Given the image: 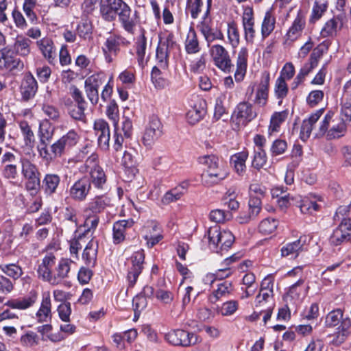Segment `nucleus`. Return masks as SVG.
Masks as SVG:
<instances>
[{
	"instance_id": "obj_40",
	"label": "nucleus",
	"mask_w": 351,
	"mask_h": 351,
	"mask_svg": "<svg viewBox=\"0 0 351 351\" xmlns=\"http://www.w3.org/2000/svg\"><path fill=\"white\" fill-rule=\"evenodd\" d=\"M305 26V17L301 12H299L287 32V40L292 42L296 40L302 35Z\"/></svg>"
},
{
	"instance_id": "obj_20",
	"label": "nucleus",
	"mask_w": 351,
	"mask_h": 351,
	"mask_svg": "<svg viewBox=\"0 0 351 351\" xmlns=\"http://www.w3.org/2000/svg\"><path fill=\"white\" fill-rule=\"evenodd\" d=\"M69 93L74 101L76 121L86 122L85 110L88 107V102L86 101L82 91L75 85H72L69 88Z\"/></svg>"
},
{
	"instance_id": "obj_16",
	"label": "nucleus",
	"mask_w": 351,
	"mask_h": 351,
	"mask_svg": "<svg viewBox=\"0 0 351 351\" xmlns=\"http://www.w3.org/2000/svg\"><path fill=\"white\" fill-rule=\"evenodd\" d=\"M165 339L174 346L189 347L198 341V336L182 329L171 330L165 335Z\"/></svg>"
},
{
	"instance_id": "obj_18",
	"label": "nucleus",
	"mask_w": 351,
	"mask_h": 351,
	"mask_svg": "<svg viewBox=\"0 0 351 351\" xmlns=\"http://www.w3.org/2000/svg\"><path fill=\"white\" fill-rule=\"evenodd\" d=\"M57 257L53 252H47L43 257L40 263L38 261V268L36 269L38 278L51 284L53 280V274Z\"/></svg>"
},
{
	"instance_id": "obj_2",
	"label": "nucleus",
	"mask_w": 351,
	"mask_h": 351,
	"mask_svg": "<svg viewBox=\"0 0 351 351\" xmlns=\"http://www.w3.org/2000/svg\"><path fill=\"white\" fill-rule=\"evenodd\" d=\"M343 308H337L329 311L324 318V326L326 328L338 326L336 331L330 335L333 337L331 343L335 346L343 343L351 335V319L348 316L343 317Z\"/></svg>"
},
{
	"instance_id": "obj_28",
	"label": "nucleus",
	"mask_w": 351,
	"mask_h": 351,
	"mask_svg": "<svg viewBox=\"0 0 351 351\" xmlns=\"http://www.w3.org/2000/svg\"><path fill=\"white\" fill-rule=\"evenodd\" d=\"M36 46L43 56L51 65H55L56 59V47L53 40L49 36H45L36 42Z\"/></svg>"
},
{
	"instance_id": "obj_3",
	"label": "nucleus",
	"mask_w": 351,
	"mask_h": 351,
	"mask_svg": "<svg viewBox=\"0 0 351 351\" xmlns=\"http://www.w3.org/2000/svg\"><path fill=\"white\" fill-rule=\"evenodd\" d=\"M78 169L84 176H86L91 188L97 191L108 189V176L100 165L99 155L96 152L90 154Z\"/></svg>"
},
{
	"instance_id": "obj_48",
	"label": "nucleus",
	"mask_w": 351,
	"mask_h": 351,
	"mask_svg": "<svg viewBox=\"0 0 351 351\" xmlns=\"http://www.w3.org/2000/svg\"><path fill=\"white\" fill-rule=\"evenodd\" d=\"M93 25L89 18H82L76 27L77 34L80 38L86 40L92 38Z\"/></svg>"
},
{
	"instance_id": "obj_63",
	"label": "nucleus",
	"mask_w": 351,
	"mask_h": 351,
	"mask_svg": "<svg viewBox=\"0 0 351 351\" xmlns=\"http://www.w3.org/2000/svg\"><path fill=\"white\" fill-rule=\"evenodd\" d=\"M106 80V74L104 72H97L86 79L84 85L99 89L100 86L105 82Z\"/></svg>"
},
{
	"instance_id": "obj_15",
	"label": "nucleus",
	"mask_w": 351,
	"mask_h": 351,
	"mask_svg": "<svg viewBox=\"0 0 351 351\" xmlns=\"http://www.w3.org/2000/svg\"><path fill=\"white\" fill-rule=\"evenodd\" d=\"M328 241L332 247L351 243V219H342L341 222H339L332 230Z\"/></svg>"
},
{
	"instance_id": "obj_25",
	"label": "nucleus",
	"mask_w": 351,
	"mask_h": 351,
	"mask_svg": "<svg viewBox=\"0 0 351 351\" xmlns=\"http://www.w3.org/2000/svg\"><path fill=\"white\" fill-rule=\"evenodd\" d=\"M93 129L95 135L97 136L99 147L104 150L108 149L110 138V131L108 123L102 119H97L94 122Z\"/></svg>"
},
{
	"instance_id": "obj_14",
	"label": "nucleus",
	"mask_w": 351,
	"mask_h": 351,
	"mask_svg": "<svg viewBox=\"0 0 351 351\" xmlns=\"http://www.w3.org/2000/svg\"><path fill=\"white\" fill-rule=\"evenodd\" d=\"M163 134V125L156 114L149 117L142 138L145 147H151Z\"/></svg>"
},
{
	"instance_id": "obj_61",
	"label": "nucleus",
	"mask_w": 351,
	"mask_h": 351,
	"mask_svg": "<svg viewBox=\"0 0 351 351\" xmlns=\"http://www.w3.org/2000/svg\"><path fill=\"white\" fill-rule=\"evenodd\" d=\"M278 226V221L274 218L267 217L262 220L258 226V230L263 234L273 233Z\"/></svg>"
},
{
	"instance_id": "obj_52",
	"label": "nucleus",
	"mask_w": 351,
	"mask_h": 351,
	"mask_svg": "<svg viewBox=\"0 0 351 351\" xmlns=\"http://www.w3.org/2000/svg\"><path fill=\"white\" fill-rule=\"evenodd\" d=\"M288 110H285L281 112H275L271 115L268 128L269 134L279 131L281 124L285 121L288 117Z\"/></svg>"
},
{
	"instance_id": "obj_29",
	"label": "nucleus",
	"mask_w": 351,
	"mask_h": 351,
	"mask_svg": "<svg viewBox=\"0 0 351 351\" xmlns=\"http://www.w3.org/2000/svg\"><path fill=\"white\" fill-rule=\"evenodd\" d=\"M242 25L244 30V38L247 43L252 44L256 36L254 12L252 8L244 10L242 16Z\"/></svg>"
},
{
	"instance_id": "obj_4",
	"label": "nucleus",
	"mask_w": 351,
	"mask_h": 351,
	"mask_svg": "<svg viewBox=\"0 0 351 351\" xmlns=\"http://www.w3.org/2000/svg\"><path fill=\"white\" fill-rule=\"evenodd\" d=\"M210 249L217 253L222 254L228 251L234 242V236L228 230H221L219 226L208 228L206 234Z\"/></svg>"
},
{
	"instance_id": "obj_6",
	"label": "nucleus",
	"mask_w": 351,
	"mask_h": 351,
	"mask_svg": "<svg viewBox=\"0 0 351 351\" xmlns=\"http://www.w3.org/2000/svg\"><path fill=\"white\" fill-rule=\"evenodd\" d=\"M212 3L213 0H206V9L197 25V29L204 38L208 47L215 40H224V35L221 29L213 26L214 23L210 17Z\"/></svg>"
},
{
	"instance_id": "obj_43",
	"label": "nucleus",
	"mask_w": 351,
	"mask_h": 351,
	"mask_svg": "<svg viewBox=\"0 0 351 351\" xmlns=\"http://www.w3.org/2000/svg\"><path fill=\"white\" fill-rule=\"evenodd\" d=\"M315 196H305L302 197L298 204L300 212L304 215H313L320 210V205L317 204Z\"/></svg>"
},
{
	"instance_id": "obj_49",
	"label": "nucleus",
	"mask_w": 351,
	"mask_h": 351,
	"mask_svg": "<svg viewBox=\"0 0 351 351\" xmlns=\"http://www.w3.org/2000/svg\"><path fill=\"white\" fill-rule=\"evenodd\" d=\"M122 165L125 168V173L128 177L132 178L138 171L136 167V160L135 156L129 151H125L121 160Z\"/></svg>"
},
{
	"instance_id": "obj_17",
	"label": "nucleus",
	"mask_w": 351,
	"mask_h": 351,
	"mask_svg": "<svg viewBox=\"0 0 351 351\" xmlns=\"http://www.w3.org/2000/svg\"><path fill=\"white\" fill-rule=\"evenodd\" d=\"M92 189L86 176H82L73 182L67 190L69 197L76 202H83L86 200Z\"/></svg>"
},
{
	"instance_id": "obj_31",
	"label": "nucleus",
	"mask_w": 351,
	"mask_h": 351,
	"mask_svg": "<svg viewBox=\"0 0 351 351\" xmlns=\"http://www.w3.org/2000/svg\"><path fill=\"white\" fill-rule=\"evenodd\" d=\"M145 31L142 30L141 34L137 37L134 43V50L136 52V60L138 66L144 69L147 65L149 60V56L146 57L147 38L145 35Z\"/></svg>"
},
{
	"instance_id": "obj_64",
	"label": "nucleus",
	"mask_w": 351,
	"mask_h": 351,
	"mask_svg": "<svg viewBox=\"0 0 351 351\" xmlns=\"http://www.w3.org/2000/svg\"><path fill=\"white\" fill-rule=\"evenodd\" d=\"M226 96L224 94H220L216 99L214 108L213 118L219 120L223 115L228 114V110L224 106Z\"/></svg>"
},
{
	"instance_id": "obj_1",
	"label": "nucleus",
	"mask_w": 351,
	"mask_h": 351,
	"mask_svg": "<svg viewBox=\"0 0 351 351\" xmlns=\"http://www.w3.org/2000/svg\"><path fill=\"white\" fill-rule=\"evenodd\" d=\"M99 14L106 22H113L118 19L121 27L128 34L134 35L139 23V13L132 11L124 0H103L99 4Z\"/></svg>"
},
{
	"instance_id": "obj_21",
	"label": "nucleus",
	"mask_w": 351,
	"mask_h": 351,
	"mask_svg": "<svg viewBox=\"0 0 351 351\" xmlns=\"http://www.w3.org/2000/svg\"><path fill=\"white\" fill-rule=\"evenodd\" d=\"M38 90V84L31 72L25 74L19 86L21 100L27 102L33 99Z\"/></svg>"
},
{
	"instance_id": "obj_19",
	"label": "nucleus",
	"mask_w": 351,
	"mask_h": 351,
	"mask_svg": "<svg viewBox=\"0 0 351 351\" xmlns=\"http://www.w3.org/2000/svg\"><path fill=\"white\" fill-rule=\"evenodd\" d=\"M229 172L223 166L214 168H205L201 176V182L206 187H211L220 184L228 178Z\"/></svg>"
},
{
	"instance_id": "obj_36",
	"label": "nucleus",
	"mask_w": 351,
	"mask_h": 351,
	"mask_svg": "<svg viewBox=\"0 0 351 351\" xmlns=\"http://www.w3.org/2000/svg\"><path fill=\"white\" fill-rule=\"evenodd\" d=\"M99 243L97 241L91 239L86 245L82 254V259L85 265L88 267H95L97 265Z\"/></svg>"
},
{
	"instance_id": "obj_38",
	"label": "nucleus",
	"mask_w": 351,
	"mask_h": 351,
	"mask_svg": "<svg viewBox=\"0 0 351 351\" xmlns=\"http://www.w3.org/2000/svg\"><path fill=\"white\" fill-rule=\"evenodd\" d=\"M248 157L249 152L245 149L230 156V164L239 176L243 177L245 175L247 170L246 161Z\"/></svg>"
},
{
	"instance_id": "obj_11",
	"label": "nucleus",
	"mask_w": 351,
	"mask_h": 351,
	"mask_svg": "<svg viewBox=\"0 0 351 351\" xmlns=\"http://www.w3.org/2000/svg\"><path fill=\"white\" fill-rule=\"evenodd\" d=\"M24 68V62L13 53L10 46L0 49V71L16 74L21 72Z\"/></svg>"
},
{
	"instance_id": "obj_60",
	"label": "nucleus",
	"mask_w": 351,
	"mask_h": 351,
	"mask_svg": "<svg viewBox=\"0 0 351 351\" xmlns=\"http://www.w3.org/2000/svg\"><path fill=\"white\" fill-rule=\"evenodd\" d=\"M267 162V156L265 150L254 149L251 166L257 171L263 169Z\"/></svg>"
},
{
	"instance_id": "obj_54",
	"label": "nucleus",
	"mask_w": 351,
	"mask_h": 351,
	"mask_svg": "<svg viewBox=\"0 0 351 351\" xmlns=\"http://www.w3.org/2000/svg\"><path fill=\"white\" fill-rule=\"evenodd\" d=\"M36 5V0H24L23 3V10L28 21L32 25L38 23L39 20L34 9Z\"/></svg>"
},
{
	"instance_id": "obj_24",
	"label": "nucleus",
	"mask_w": 351,
	"mask_h": 351,
	"mask_svg": "<svg viewBox=\"0 0 351 351\" xmlns=\"http://www.w3.org/2000/svg\"><path fill=\"white\" fill-rule=\"evenodd\" d=\"M61 177L56 173H47L44 175L40 189L46 197H52L56 194L60 187Z\"/></svg>"
},
{
	"instance_id": "obj_59",
	"label": "nucleus",
	"mask_w": 351,
	"mask_h": 351,
	"mask_svg": "<svg viewBox=\"0 0 351 351\" xmlns=\"http://www.w3.org/2000/svg\"><path fill=\"white\" fill-rule=\"evenodd\" d=\"M288 149V144L286 140L282 138L275 139L271 144L269 153L271 157H277L284 154Z\"/></svg>"
},
{
	"instance_id": "obj_37",
	"label": "nucleus",
	"mask_w": 351,
	"mask_h": 351,
	"mask_svg": "<svg viewBox=\"0 0 351 351\" xmlns=\"http://www.w3.org/2000/svg\"><path fill=\"white\" fill-rule=\"evenodd\" d=\"M344 16L342 14L335 15L323 25L320 35L322 38L334 37L337 31L341 30L343 24Z\"/></svg>"
},
{
	"instance_id": "obj_12",
	"label": "nucleus",
	"mask_w": 351,
	"mask_h": 351,
	"mask_svg": "<svg viewBox=\"0 0 351 351\" xmlns=\"http://www.w3.org/2000/svg\"><path fill=\"white\" fill-rule=\"evenodd\" d=\"M209 47L210 56L214 65L225 73H231L233 71L234 64L228 50L219 44H215Z\"/></svg>"
},
{
	"instance_id": "obj_39",
	"label": "nucleus",
	"mask_w": 351,
	"mask_h": 351,
	"mask_svg": "<svg viewBox=\"0 0 351 351\" xmlns=\"http://www.w3.org/2000/svg\"><path fill=\"white\" fill-rule=\"evenodd\" d=\"M51 306L50 293L49 291L43 293L40 306L36 313L38 322H47L51 319Z\"/></svg>"
},
{
	"instance_id": "obj_50",
	"label": "nucleus",
	"mask_w": 351,
	"mask_h": 351,
	"mask_svg": "<svg viewBox=\"0 0 351 351\" xmlns=\"http://www.w3.org/2000/svg\"><path fill=\"white\" fill-rule=\"evenodd\" d=\"M274 93L275 97L278 99V105L281 106L284 99L289 94L288 84L282 77H277L274 84Z\"/></svg>"
},
{
	"instance_id": "obj_10",
	"label": "nucleus",
	"mask_w": 351,
	"mask_h": 351,
	"mask_svg": "<svg viewBox=\"0 0 351 351\" xmlns=\"http://www.w3.org/2000/svg\"><path fill=\"white\" fill-rule=\"evenodd\" d=\"M145 252L143 249H139L134 252L128 259L129 265L127 269L126 280L129 287H133L144 269L145 264Z\"/></svg>"
},
{
	"instance_id": "obj_47",
	"label": "nucleus",
	"mask_w": 351,
	"mask_h": 351,
	"mask_svg": "<svg viewBox=\"0 0 351 351\" xmlns=\"http://www.w3.org/2000/svg\"><path fill=\"white\" fill-rule=\"evenodd\" d=\"M328 8V0H315L313 3L308 22L315 24L320 20Z\"/></svg>"
},
{
	"instance_id": "obj_42",
	"label": "nucleus",
	"mask_w": 351,
	"mask_h": 351,
	"mask_svg": "<svg viewBox=\"0 0 351 351\" xmlns=\"http://www.w3.org/2000/svg\"><path fill=\"white\" fill-rule=\"evenodd\" d=\"M184 49L187 54H195L201 51L199 40L193 27H189L184 41Z\"/></svg>"
},
{
	"instance_id": "obj_58",
	"label": "nucleus",
	"mask_w": 351,
	"mask_h": 351,
	"mask_svg": "<svg viewBox=\"0 0 351 351\" xmlns=\"http://www.w3.org/2000/svg\"><path fill=\"white\" fill-rule=\"evenodd\" d=\"M151 80L158 89H163L168 85V80L162 76L161 69L159 66H153L151 71Z\"/></svg>"
},
{
	"instance_id": "obj_8",
	"label": "nucleus",
	"mask_w": 351,
	"mask_h": 351,
	"mask_svg": "<svg viewBox=\"0 0 351 351\" xmlns=\"http://www.w3.org/2000/svg\"><path fill=\"white\" fill-rule=\"evenodd\" d=\"M130 42L119 33H110L106 38L101 47V51L105 61L112 63L123 52V49L127 48Z\"/></svg>"
},
{
	"instance_id": "obj_9",
	"label": "nucleus",
	"mask_w": 351,
	"mask_h": 351,
	"mask_svg": "<svg viewBox=\"0 0 351 351\" xmlns=\"http://www.w3.org/2000/svg\"><path fill=\"white\" fill-rule=\"evenodd\" d=\"M21 174L25 180V188L32 195H36L40 189L41 173L38 166L29 159H21Z\"/></svg>"
},
{
	"instance_id": "obj_22",
	"label": "nucleus",
	"mask_w": 351,
	"mask_h": 351,
	"mask_svg": "<svg viewBox=\"0 0 351 351\" xmlns=\"http://www.w3.org/2000/svg\"><path fill=\"white\" fill-rule=\"evenodd\" d=\"M134 221L130 218L121 219L114 222L112 225V243L120 245L127 239L128 232L133 227Z\"/></svg>"
},
{
	"instance_id": "obj_62",
	"label": "nucleus",
	"mask_w": 351,
	"mask_h": 351,
	"mask_svg": "<svg viewBox=\"0 0 351 351\" xmlns=\"http://www.w3.org/2000/svg\"><path fill=\"white\" fill-rule=\"evenodd\" d=\"M347 131V123L341 121L337 125H333L326 134L327 140L339 138L343 136Z\"/></svg>"
},
{
	"instance_id": "obj_51",
	"label": "nucleus",
	"mask_w": 351,
	"mask_h": 351,
	"mask_svg": "<svg viewBox=\"0 0 351 351\" xmlns=\"http://www.w3.org/2000/svg\"><path fill=\"white\" fill-rule=\"evenodd\" d=\"M239 303L238 300H230L223 302L221 305L217 306L215 311L219 315L228 317L234 315L239 309Z\"/></svg>"
},
{
	"instance_id": "obj_45",
	"label": "nucleus",
	"mask_w": 351,
	"mask_h": 351,
	"mask_svg": "<svg viewBox=\"0 0 351 351\" xmlns=\"http://www.w3.org/2000/svg\"><path fill=\"white\" fill-rule=\"evenodd\" d=\"M276 19L271 10H267L264 15L261 28L262 40L268 38L276 27Z\"/></svg>"
},
{
	"instance_id": "obj_32",
	"label": "nucleus",
	"mask_w": 351,
	"mask_h": 351,
	"mask_svg": "<svg viewBox=\"0 0 351 351\" xmlns=\"http://www.w3.org/2000/svg\"><path fill=\"white\" fill-rule=\"evenodd\" d=\"M72 263H74V262L71 258H61L54 268L53 280L51 284L53 285H58L64 279L69 278Z\"/></svg>"
},
{
	"instance_id": "obj_5",
	"label": "nucleus",
	"mask_w": 351,
	"mask_h": 351,
	"mask_svg": "<svg viewBox=\"0 0 351 351\" xmlns=\"http://www.w3.org/2000/svg\"><path fill=\"white\" fill-rule=\"evenodd\" d=\"M81 140L79 130L70 129L59 138L51 144V162L62 158L75 147Z\"/></svg>"
},
{
	"instance_id": "obj_57",
	"label": "nucleus",
	"mask_w": 351,
	"mask_h": 351,
	"mask_svg": "<svg viewBox=\"0 0 351 351\" xmlns=\"http://www.w3.org/2000/svg\"><path fill=\"white\" fill-rule=\"evenodd\" d=\"M228 39L233 48L238 47L240 43V34L236 22L232 21L228 23Z\"/></svg>"
},
{
	"instance_id": "obj_55",
	"label": "nucleus",
	"mask_w": 351,
	"mask_h": 351,
	"mask_svg": "<svg viewBox=\"0 0 351 351\" xmlns=\"http://www.w3.org/2000/svg\"><path fill=\"white\" fill-rule=\"evenodd\" d=\"M0 270L15 282L23 274L22 268L14 263L1 264Z\"/></svg>"
},
{
	"instance_id": "obj_27",
	"label": "nucleus",
	"mask_w": 351,
	"mask_h": 351,
	"mask_svg": "<svg viewBox=\"0 0 351 351\" xmlns=\"http://www.w3.org/2000/svg\"><path fill=\"white\" fill-rule=\"evenodd\" d=\"M306 245L307 237L305 235L300 236L297 240L287 243L281 247V256L295 258L302 252L307 250Z\"/></svg>"
},
{
	"instance_id": "obj_44",
	"label": "nucleus",
	"mask_w": 351,
	"mask_h": 351,
	"mask_svg": "<svg viewBox=\"0 0 351 351\" xmlns=\"http://www.w3.org/2000/svg\"><path fill=\"white\" fill-rule=\"evenodd\" d=\"M19 127L25 147L32 149L35 145L36 137L31 125L27 121L23 120L19 123Z\"/></svg>"
},
{
	"instance_id": "obj_53",
	"label": "nucleus",
	"mask_w": 351,
	"mask_h": 351,
	"mask_svg": "<svg viewBox=\"0 0 351 351\" xmlns=\"http://www.w3.org/2000/svg\"><path fill=\"white\" fill-rule=\"evenodd\" d=\"M331 41L329 40H324L315 47H313L309 58L319 64L323 56L328 53Z\"/></svg>"
},
{
	"instance_id": "obj_26",
	"label": "nucleus",
	"mask_w": 351,
	"mask_h": 351,
	"mask_svg": "<svg viewBox=\"0 0 351 351\" xmlns=\"http://www.w3.org/2000/svg\"><path fill=\"white\" fill-rule=\"evenodd\" d=\"M234 292V285L232 281H221L216 285V288L208 295V300L210 303L215 304L223 298L230 297L233 295Z\"/></svg>"
},
{
	"instance_id": "obj_30",
	"label": "nucleus",
	"mask_w": 351,
	"mask_h": 351,
	"mask_svg": "<svg viewBox=\"0 0 351 351\" xmlns=\"http://www.w3.org/2000/svg\"><path fill=\"white\" fill-rule=\"evenodd\" d=\"M38 296V292L34 289H32L27 295L8 300L4 305L13 309L25 310L32 306L36 303Z\"/></svg>"
},
{
	"instance_id": "obj_46",
	"label": "nucleus",
	"mask_w": 351,
	"mask_h": 351,
	"mask_svg": "<svg viewBox=\"0 0 351 351\" xmlns=\"http://www.w3.org/2000/svg\"><path fill=\"white\" fill-rule=\"evenodd\" d=\"M86 236L87 234L80 232L79 228L74 231L72 238L69 241V252L71 256L78 258L79 251L82 247V243L86 242Z\"/></svg>"
},
{
	"instance_id": "obj_56",
	"label": "nucleus",
	"mask_w": 351,
	"mask_h": 351,
	"mask_svg": "<svg viewBox=\"0 0 351 351\" xmlns=\"http://www.w3.org/2000/svg\"><path fill=\"white\" fill-rule=\"evenodd\" d=\"M203 5V0H186V13L189 14L191 19H197L202 12Z\"/></svg>"
},
{
	"instance_id": "obj_33",
	"label": "nucleus",
	"mask_w": 351,
	"mask_h": 351,
	"mask_svg": "<svg viewBox=\"0 0 351 351\" xmlns=\"http://www.w3.org/2000/svg\"><path fill=\"white\" fill-rule=\"evenodd\" d=\"M32 41L23 35H17L12 46L13 53L17 57L27 58L32 53Z\"/></svg>"
},
{
	"instance_id": "obj_41",
	"label": "nucleus",
	"mask_w": 351,
	"mask_h": 351,
	"mask_svg": "<svg viewBox=\"0 0 351 351\" xmlns=\"http://www.w3.org/2000/svg\"><path fill=\"white\" fill-rule=\"evenodd\" d=\"M256 276L252 272H247L241 280V284L244 286L241 288L242 294L241 299H247L253 295L257 288L258 284L256 281Z\"/></svg>"
},
{
	"instance_id": "obj_34",
	"label": "nucleus",
	"mask_w": 351,
	"mask_h": 351,
	"mask_svg": "<svg viewBox=\"0 0 351 351\" xmlns=\"http://www.w3.org/2000/svg\"><path fill=\"white\" fill-rule=\"evenodd\" d=\"M206 112V101L203 99H199L189 110L186 118L189 124L195 125L204 119Z\"/></svg>"
},
{
	"instance_id": "obj_23",
	"label": "nucleus",
	"mask_w": 351,
	"mask_h": 351,
	"mask_svg": "<svg viewBox=\"0 0 351 351\" xmlns=\"http://www.w3.org/2000/svg\"><path fill=\"white\" fill-rule=\"evenodd\" d=\"M111 198L106 194L96 195L90 199L84 208L85 215L90 213L93 215H99L112 206Z\"/></svg>"
},
{
	"instance_id": "obj_35",
	"label": "nucleus",
	"mask_w": 351,
	"mask_h": 351,
	"mask_svg": "<svg viewBox=\"0 0 351 351\" xmlns=\"http://www.w3.org/2000/svg\"><path fill=\"white\" fill-rule=\"evenodd\" d=\"M248 60V49L245 47H241L237 54L236 62V71L234 77L236 82H242L246 75Z\"/></svg>"
},
{
	"instance_id": "obj_7",
	"label": "nucleus",
	"mask_w": 351,
	"mask_h": 351,
	"mask_svg": "<svg viewBox=\"0 0 351 351\" xmlns=\"http://www.w3.org/2000/svg\"><path fill=\"white\" fill-rule=\"evenodd\" d=\"M55 127L49 120L40 122L38 130V144L36 149L39 157L47 162H51V144L55 134Z\"/></svg>"
},
{
	"instance_id": "obj_13",
	"label": "nucleus",
	"mask_w": 351,
	"mask_h": 351,
	"mask_svg": "<svg viewBox=\"0 0 351 351\" xmlns=\"http://www.w3.org/2000/svg\"><path fill=\"white\" fill-rule=\"evenodd\" d=\"M257 117V112L252 104L241 101L235 107L231 120L237 128L245 127Z\"/></svg>"
}]
</instances>
